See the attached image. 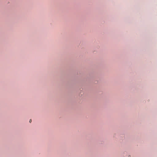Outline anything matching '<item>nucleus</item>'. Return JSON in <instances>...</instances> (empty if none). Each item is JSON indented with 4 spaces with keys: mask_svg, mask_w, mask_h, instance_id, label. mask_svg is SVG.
<instances>
[{
    "mask_svg": "<svg viewBox=\"0 0 157 157\" xmlns=\"http://www.w3.org/2000/svg\"><path fill=\"white\" fill-rule=\"evenodd\" d=\"M29 122L30 123H31L32 122V120L31 119H30L29 120Z\"/></svg>",
    "mask_w": 157,
    "mask_h": 157,
    "instance_id": "1",
    "label": "nucleus"
}]
</instances>
